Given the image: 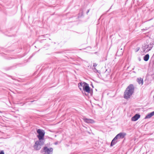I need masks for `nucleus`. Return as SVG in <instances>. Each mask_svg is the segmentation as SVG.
Segmentation results:
<instances>
[{"mask_svg": "<svg viewBox=\"0 0 154 154\" xmlns=\"http://www.w3.org/2000/svg\"><path fill=\"white\" fill-rule=\"evenodd\" d=\"M134 88L132 85H130L126 89L125 91L124 97L126 99L130 98L134 93Z\"/></svg>", "mask_w": 154, "mask_h": 154, "instance_id": "1", "label": "nucleus"}, {"mask_svg": "<svg viewBox=\"0 0 154 154\" xmlns=\"http://www.w3.org/2000/svg\"><path fill=\"white\" fill-rule=\"evenodd\" d=\"M78 87L81 91H84L88 93L90 92V88L88 84L85 82H81L78 84Z\"/></svg>", "mask_w": 154, "mask_h": 154, "instance_id": "2", "label": "nucleus"}, {"mask_svg": "<svg viewBox=\"0 0 154 154\" xmlns=\"http://www.w3.org/2000/svg\"><path fill=\"white\" fill-rule=\"evenodd\" d=\"M44 143V140H38L35 142L33 146L34 149L36 150H39L41 148V146L43 145Z\"/></svg>", "mask_w": 154, "mask_h": 154, "instance_id": "3", "label": "nucleus"}, {"mask_svg": "<svg viewBox=\"0 0 154 154\" xmlns=\"http://www.w3.org/2000/svg\"><path fill=\"white\" fill-rule=\"evenodd\" d=\"M37 132L38 134L37 136L39 140H44L43 138L45 135V132L42 130L38 129L37 131Z\"/></svg>", "mask_w": 154, "mask_h": 154, "instance_id": "4", "label": "nucleus"}, {"mask_svg": "<svg viewBox=\"0 0 154 154\" xmlns=\"http://www.w3.org/2000/svg\"><path fill=\"white\" fill-rule=\"evenodd\" d=\"M43 150L44 153L48 154H51L52 153L53 149L52 148H48L47 147H45Z\"/></svg>", "mask_w": 154, "mask_h": 154, "instance_id": "5", "label": "nucleus"}, {"mask_svg": "<svg viewBox=\"0 0 154 154\" xmlns=\"http://www.w3.org/2000/svg\"><path fill=\"white\" fill-rule=\"evenodd\" d=\"M126 134L125 133H120L118 134L115 137L117 139H122L126 135Z\"/></svg>", "mask_w": 154, "mask_h": 154, "instance_id": "6", "label": "nucleus"}, {"mask_svg": "<svg viewBox=\"0 0 154 154\" xmlns=\"http://www.w3.org/2000/svg\"><path fill=\"white\" fill-rule=\"evenodd\" d=\"M152 46L151 45L146 46L143 48V51L146 52L150 51L152 48Z\"/></svg>", "mask_w": 154, "mask_h": 154, "instance_id": "7", "label": "nucleus"}, {"mask_svg": "<svg viewBox=\"0 0 154 154\" xmlns=\"http://www.w3.org/2000/svg\"><path fill=\"white\" fill-rule=\"evenodd\" d=\"M83 119L85 122L87 123L92 124L95 122V121L91 119L84 118Z\"/></svg>", "mask_w": 154, "mask_h": 154, "instance_id": "8", "label": "nucleus"}, {"mask_svg": "<svg viewBox=\"0 0 154 154\" xmlns=\"http://www.w3.org/2000/svg\"><path fill=\"white\" fill-rule=\"evenodd\" d=\"M140 117V115L138 114H136L131 118V120L132 121H135L137 120Z\"/></svg>", "mask_w": 154, "mask_h": 154, "instance_id": "9", "label": "nucleus"}, {"mask_svg": "<svg viewBox=\"0 0 154 154\" xmlns=\"http://www.w3.org/2000/svg\"><path fill=\"white\" fill-rule=\"evenodd\" d=\"M154 115V111L150 113L147 114L145 117V119H149L152 117V116Z\"/></svg>", "mask_w": 154, "mask_h": 154, "instance_id": "10", "label": "nucleus"}, {"mask_svg": "<svg viewBox=\"0 0 154 154\" xmlns=\"http://www.w3.org/2000/svg\"><path fill=\"white\" fill-rule=\"evenodd\" d=\"M117 139L116 138V137H115L113 140H112L110 146H112L113 145H114L117 142V141L116 140Z\"/></svg>", "mask_w": 154, "mask_h": 154, "instance_id": "11", "label": "nucleus"}, {"mask_svg": "<svg viewBox=\"0 0 154 154\" xmlns=\"http://www.w3.org/2000/svg\"><path fill=\"white\" fill-rule=\"evenodd\" d=\"M137 80L139 84H141V85H143V80L142 79L140 78H138Z\"/></svg>", "mask_w": 154, "mask_h": 154, "instance_id": "12", "label": "nucleus"}, {"mask_svg": "<svg viewBox=\"0 0 154 154\" xmlns=\"http://www.w3.org/2000/svg\"><path fill=\"white\" fill-rule=\"evenodd\" d=\"M149 58V55L148 54L146 55L144 57L143 60L146 61H147Z\"/></svg>", "mask_w": 154, "mask_h": 154, "instance_id": "13", "label": "nucleus"}, {"mask_svg": "<svg viewBox=\"0 0 154 154\" xmlns=\"http://www.w3.org/2000/svg\"><path fill=\"white\" fill-rule=\"evenodd\" d=\"M97 65V64L95 63H93V66L94 67H96Z\"/></svg>", "mask_w": 154, "mask_h": 154, "instance_id": "14", "label": "nucleus"}, {"mask_svg": "<svg viewBox=\"0 0 154 154\" xmlns=\"http://www.w3.org/2000/svg\"><path fill=\"white\" fill-rule=\"evenodd\" d=\"M0 154H4V152L3 151H2L0 152Z\"/></svg>", "mask_w": 154, "mask_h": 154, "instance_id": "15", "label": "nucleus"}, {"mask_svg": "<svg viewBox=\"0 0 154 154\" xmlns=\"http://www.w3.org/2000/svg\"><path fill=\"white\" fill-rule=\"evenodd\" d=\"M94 70H95V71H94L95 72V71L96 72H98V70H97V69H96V68H94Z\"/></svg>", "mask_w": 154, "mask_h": 154, "instance_id": "16", "label": "nucleus"}, {"mask_svg": "<svg viewBox=\"0 0 154 154\" xmlns=\"http://www.w3.org/2000/svg\"><path fill=\"white\" fill-rule=\"evenodd\" d=\"M89 11V10H88L87 11V14H88Z\"/></svg>", "mask_w": 154, "mask_h": 154, "instance_id": "17", "label": "nucleus"}, {"mask_svg": "<svg viewBox=\"0 0 154 154\" xmlns=\"http://www.w3.org/2000/svg\"><path fill=\"white\" fill-rule=\"evenodd\" d=\"M153 99H154V96H153Z\"/></svg>", "mask_w": 154, "mask_h": 154, "instance_id": "18", "label": "nucleus"}]
</instances>
